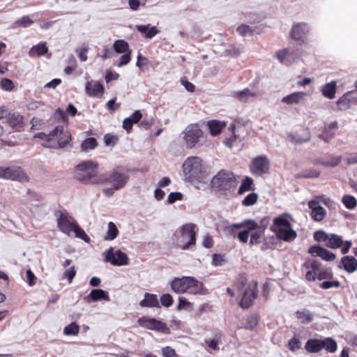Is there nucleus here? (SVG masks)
<instances>
[{"label": "nucleus", "mask_w": 357, "mask_h": 357, "mask_svg": "<svg viewBox=\"0 0 357 357\" xmlns=\"http://www.w3.org/2000/svg\"><path fill=\"white\" fill-rule=\"evenodd\" d=\"M249 230H254L257 227V222L251 220V219H247L244 221L238 223H234L230 227H228L231 231H233V229H241V228H248Z\"/></svg>", "instance_id": "34"}, {"label": "nucleus", "mask_w": 357, "mask_h": 357, "mask_svg": "<svg viewBox=\"0 0 357 357\" xmlns=\"http://www.w3.org/2000/svg\"><path fill=\"white\" fill-rule=\"evenodd\" d=\"M192 304L188 301V300L183 296L178 298V304L177 306L178 310H182L184 309H192Z\"/></svg>", "instance_id": "55"}, {"label": "nucleus", "mask_w": 357, "mask_h": 357, "mask_svg": "<svg viewBox=\"0 0 357 357\" xmlns=\"http://www.w3.org/2000/svg\"><path fill=\"white\" fill-rule=\"evenodd\" d=\"M103 139L106 146H114L117 143L119 138L116 135L107 133L104 135Z\"/></svg>", "instance_id": "56"}, {"label": "nucleus", "mask_w": 357, "mask_h": 357, "mask_svg": "<svg viewBox=\"0 0 357 357\" xmlns=\"http://www.w3.org/2000/svg\"><path fill=\"white\" fill-rule=\"evenodd\" d=\"M162 354L163 357H178L176 351L169 346L162 349Z\"/></svg>", "instance_id": "64"}, {"label": "nucleus", "mask_w": 357, "mask_h": 357, "mask_svg": "<svg viewBox=\"0 0 357 357\" xmlns=\"http://www.w3.org/2000/svg\"><path fill=\"white\" fill-rule=\"evenodd\" d=\"M255 185L254 181L252 178L246 176L241 183V186L238 188V194L243 195L246 192L254 190Z\"/></svg>", "instance_id": "36"}, {"label": "nucleus", "mask_w": 357, "mask_h": 357, "mask_svg": "<svg viewBox=\"0 0 357 357\" xmlns=\"http://www.w3.org/2000/svg\"><path fill=\"white\" fill-rule=\"evenodd\" d=\"M236 126L234 124H231L229 126V130L231 132V136L225 138L223 143L228 147L231 148L234 146V142L237 139L238 136L235 133Z\"/></svg>", "instance_id": "42"}, {"label": "nucleus", "mask_w": 357, "mask_h": 357, "mask_svg": "<svg viewBox=\"0 0 357 357\" xmlns=\"http://www.w3.org/2000/svg\"><path fill=\"white\" fill-rule=\"evenodd\" d=\"M338 129V123L337 121L332 122L328 126L324 127L319 138L325 142H329L335 136V131Z\"/></svg>", "instance_id": "30"}, {"label": "nucleus", "mask_w": 357, "mask_h": 357, "mask_svg": "<svg viewBox=\"0 0 357 357\" xmlns=\"http://www.w3.org/2000/svg\"><path fill=\"white\" fill-rule=\"evenodd\" d=\"M203 136L204 132L198 124H190L183 132V139L185 146L188 149H192L196 146Z\"/></svg>", "instance_id": "10"}, {"label": "nucleus", "mask_w": 357, "mask_h": 357, "mask_svg": "<svg viewBox=\"0 0 357 357\" xmlns=\"http://www.w3.org/2000/svg\"><path fill=\"white\" fill-rule=\"evenodd\" d=\"M357 102V93L351 91L344 94L337 102L338 108L340 110L349 109L351 105Z\"/></svg>", "instance_id": "22"}, {"label": "nucleus", "mask_w": 357, "mask_h": 357, "mask_svg": "<svg viewBox=\"0 0 357 357\" xmlns=\"http://www.w3.org/2000/svg\"><path fill=\"white\" fill-rule=\"evenodd\" d=\"M86 303L96 302L101 300L109 301V297L107 291L101 289H93L90 294L84 297Z\"/></svg>", "instance_id": "26"}, {"label": "nucleus", "mask_w": 357, "mask_h": 357, "mask_svg": "<svg viewBox=\"0 0 357 357\" xmlns=\"http://www.w3.org/2000/svg\"><path fill=\"white\" fill-rule=\"evenodd\" d=\"M251 231H253V230H249L248 227L240 231L237 236L238 239L243 243H247L249 238V234Z\"/></svg>", "instance_id": "62"}, {"label": "nucleus", "mask_w": 357, "mask_h": 357, "mask_svg": "<svg viewBox=\"0 0 357 357\" xmlns=\"http://www.w3.org/2000/svg\"><path fill=\"white\" fill-rule=\"evenodd\" d=\"M139 305L142 307H160L157 295L150 293H145Z\"/></svg>", "instance_id": "28"}, {"label": "nucleus", "mask_w": 357, "mask_h": 357, "mask_svg": "<svg viewBox=\"0 0 357 357\" xmlns=\"http://www.w3.org/2000/svg\"><path fill=\"white\" fill-rule=\"evenodd\" d=\"M287 137L289 140L294 144H302L310 139V132L308 128H305L302 133H290Z\"/></svg>", "instance_id": "27"}, {"label": "nucleus", "mask_w": 357, "mask_h": 357, "mask_svg": "<svg viewBox=\"0 0 357 357\" xmlns=\"http://www.w3.org/2000/svg\"><path fill=\"white\" fill-rule=\"evenodd\" d=\"M33 24V21L28 15H24L14 22V26L26 28Z\"/></svg>", "instance_id": "45"}, {"label": "nucleus", "mask_w": 357, "mask_h": 357, "mask_svg": "<svg viewBox=\"0 0 357 357\" xmlns=\"http://www.w3.org/2000/svg\"><path fill=\"white\" fill-rule=\"evenodd\" d=\"M113 48L114 51L119 54L132 51L128 43L122 39L115 40L113 45Z\"/></svg>", "instance_id": "38"}, {"label": "nucleus", "mask_w": 357, "mask_h": 357, "mask_svg": "<svg viewBox=\"0 0 357 357\" xmlns=\"http://www.w3.org/2000/svg\"><path fill=\"white\" fill-rule=\"evenodd\" d=\"M338 268L344 269L349 273H352L357 270V259L354 256H344L341 258Z\"/></svg>", "instance_id": "25"}, {"label": "nucleus", "mask_w": 357, "mask_h": 357, "mask_svg": "<svg viewBox=\"0 0 357 357\" xmlns=\"http://www.w3.org/2000/svg\"><path fill=\"white\" fill-rule=\"evenodd\" d=\"M54 139H57V146L60 149H64L69 146L72 148V137L70 132L65 130L63 126H57L53 130Z\"/></svg>", "instance_id": "16"}, {"label": "nucleus", "mask_w": 357, "mask_h": 357, "mask_svg": "<svg viewBox=\"0 0 357 357\" xmlns=\"http://www.w3.org/2000/svg\"><path fill=\"white\" fill-rule=\"evenodd\" d=\"M132 51L124 52L123 54L120 57L118 63L119 67H121L127 65L131 60Z\"/></svg>", "instance_id": "61"}, {"label": "nucleus", "mask_w": 357, "mask_h": 357, "mask_svg": "<svg viewBox=\"0 0 357 357\" xmlns=\"http://www.w3.org/2000/svg\"><path fill=\"white\" fill-rule=\"evenodd\" d=\"M296 317L298 319L301 320L302 323H305V324L310 323L313 319L312 315L308 311L298 310L296 312Z\"/></svg>", "instance_id": "46"}, {"label": "nucleus", "mask_w": 357, "mask_h": 357, "mask_svg": "<svg viewBox=\"0 0 357 357\" xmlns=\"http://www.w3.org/2000/svg\"><path fill=\"white\" fill-rule=\"evenodd\" d=\"M336 82L331 81L322 86L321 92L324 97L328 99H333L336 93Z\"/></svg>", "instance_id": "32"}, {"label": "nucleus", "mask_w": 357, "mask_h": 357, "mask_svg": "<svg viewBox=\"0 0 357 357\" xmlns=\"http://www.w3.org/2000/svg\"><path fill=\"white\" fill-rule=\"evenodd\" d=\"M102 184L109 183L112 184L115 190L123 188L129 180V176L125 172L124 168L118 166L107 174H102Z\"/></svg>", "instance_id": "9"}, {"label": "nucleus", "mask_w": 357, "mask_h": 357, "mask_svg": "<svg viewBox=\"0 0 357 357\" xmlns=\"http://www.w3.org/2000/svg\"><path fill=\"white\" fill-rule=\"evenodd\" d=\"M288 348L291 351L295 352L296 351L301 349V341L300 340L294 336L289 340L288 342Z\"/></svg>", "instance_id": "54"}, {"label": "nucleus", "mask_w": 357, "mask_h": 357, "mask_svg": "<svg viewBox=\"0 0 357 357\" xmlns=\"http://www.w3.org/2000/svg\"><path fill=\"white\" fill-rule=\"evenodd\" d=\"M328 235L329 234H327L323 230H318L314 232V238L317 242H325L326 243L328 238Z\"/></svg>", "instance_id": "58"}, {"label": "nucleus", "mask_w": 357, "mask_h": 357, "mask_svg": "<svg viewBox=\"0 0 357 357\" xmlns=\"http://www.w3.org/2000/svg\"><path fill=\"white\" fill-rule=\"evenodd\" d=\"M137 323L141 327L149 330L167 335L171 333V330L166 323L149 316H143L139 318Z\"/></svg>", "instance_id": "11"}, {"label": "nucleus", "mask_w": 357, "mask_h": 357, "mask_svg": "<svg viewBox=\"0 0 357 357\" xmlns=\"http://www.w3.org/2000/svg\"><path fill=\"white\" fill-rule=\"evenodd\" d=\"M270 221V218L268 216L264 217L261 220L259 223L257 222V227L254 229H258L261 231V232L264 233L265 230L266 229Z\"/></svg>", "instance_id": "60"}, {"label": "nucleus", "mask_w": 357, "mask_h": 357, "mask_svg": "<svg viewBox=\"0 0 357 357\" xmlns=\"http://www.w3.org/2000/svg\"><path fill=\"white\" fill-rule=\"evenodd\" d=\"M258 297V283L252 280L248 283L245 289L238 305L243 309H248L253 305Z\"/></svg>", "instance_id": "12"}, {"label": "nucleus", "mask_w": 357, "mask_h": 357, "mask_svg": "<svg viewBox=\"0 0 357 357\" xmlns=\"http://www.w3.org/2000/svg\"><path fill=\"white\" fill-rule=\"evenodd\" d=\"M236 31L241 36H246L247 35L254 34V29L251 26L245 24H242L238 26L236 29Z\"/></svg>", "instance_id": "51"}, {"label": "nucleus", "mask_w": 357, "mask_h": 357, "mask_svg": "<svg viewBox=\"0 0 357 357\" xmlns=\"http://www.w3.org/2000/svg\"><path fill=\"white\" fill-rule=\"evenodd\" d=\"M54 215L56 218L57 227L61 232L69 236H71V233L73 232L75 233V237L85 242H89L90 238L89 236L69 213L56 210L54 211Z\"/></svg>", "instance_id": "1"}, {"label": "nucleus", "mask_w": 357, "mask_h": 357, "mask_svg": "<svg viewBox=\"0 0 357 357\" xmlns=\"http://www.w3.org/2000/svg\"><path fill=\"white\" fill-rule=\"evenodd\" d=\"M321 266V263L314 259L307 258L302 265V268L306 271L305 279L308 282L316 280V275Z\"/></svg>", "instance_id": "17"}, {"label": "nucleus", "mask_w": 357, "mask_h": 357, "mask_svg": "<svg viewBox=\"0 0 357 357\" xmlns=\"http://www.w3.org/2000/svg\"><path fill=\"white\" fill-rule=\"evenodd\" d=\"M276 245V238L275 236H271L264 238L261 249L266 250L273 248Z\"/></svg>", "instance_id": "47"}, {"label": "nucleus", "mask_w": 357, "mask_h": 357, "mask_svg": "<svg viewBox=\"0 0 357 357\" xmlns=\"http://www.w3.org/2000/svg\"><path fill=\"white\" fill-rule=\"evenodd\" d=\"M0 86L2 89H3L5 91H11L15 88V84H14L13 82L11 79H8V78H3L1 80Z\"/></svg>", "instance_id": "57"}, {"label": "nucleus", "mask_w": 357, "mask_h": 357, "mask_svg": "<svg viewBox=\"0 0 357 357\" xmlns=\"http://www.w3.org/2000/svg\"><path fill=\"white\" fill-rule=\"evenodd\" d=\"M183 172L190 182L203 181L206 178V171L202 160L197 156L188 158L183 165Z\"/></svg>", "instance_id": "7"}, {"label": "nucleus", "mask_w": 357, "mask_h": 357, "mask_svg": "<svg viewBox=\"0 0 357 357\" xmlns=\"http://www.w3.org/2000/svg\"><path fill=\"white\" fill-rule=\"evenodd\" d=\"M225 255L213 254L212 256L211 264L214 266H221L226 263Z\"/></svg>", "instance_id": "50"}, {"label": "nucleus", "mask_w": 357, "mask_h": 357, "mask_svg": "<svg viewBox=\"0 0 357 357\" xmlns=\"http://www.w3.org/2000/svg\"><path fill=\"white\" fill-rule=\"evenodd\" d=\"M6 122L15 132H21L25 126L24 117L20 113L10 112L6 116Z\"/></svg>", "instance_id": "21"}, {"label": "nucleus", "mask_w": 357, "mask_h": 357, "mask_svg": "<svg viewBox=\"0 0 357 357\" xmlns=\"http://www.w3.org/2000/svg\"><path fill=\"white\" fill-rule=\"evenodd\" d=\"M333 278V274L331 269H324L317 272L316 279L319 280H330Z\"/></svg>", "instance_id": "53"}, {"label": "nucleus", "mask_w": 357, "mask_h": 357, "mask_svg": "<svg viewBox=\"0 0 357 357\" xmlns=\"http://www.w3.org/2000/svg\"><path fill=\"white\" fill-rule=\"evenodd\" d=\"M320 175L319 171L314 169H306L303 172L299 174L297 178H317Z\"/></svg>", "instance_id": "52"}, {"label": "nucleus", "mask_w": 357, "mask_h": 357, "mask_svg": "<svg viewBox=\"0 0 357 357\" xmlns=\"http://www.w3.org/2000/svg\"><path fill=\"white\" fill-rule=\"evenodd\" d=\"M79 333V326L76 322H72L63 329L66 335H77Z\"/></svg>", "instance_id": "43"}, {"label": "nucleus", "mask_w": 357, "mask_h": 357, "mask_svg": "<svg viewBox=\"0 0 357 357\" xmlns=\"http://www.w3.org/2000/svg\"><path fill=\"white\" fill-rule=\"evenodd\" d=\"M85 91L90 97L101 98L104 94L105 88L99 82L88 81L85 84Z\"/></svg>", "instance_id": "24"}, {"label": "nucleus", "mask_w": 357, "mask_h": 357, "mask_svg": "<svg viewBox=\"0 0 357 357\" xmlns=\"http://www.w3.org/2000/svg\"><path fill=\"white\" fill-rule=\"evenodd\" d=\"M251 232L252 234L250 235V239L249 243L250 245L252 246L255 245L259 244L261 243V238L264 233L261 232L258 229L253 230V231Z\"/></svg>", "instance_id": "48"}, {"label": "nucleus", "mask_w": 357, "mask_h": 357, "mask_svg": "<svg viewBox=\"0 0 357 357\" xmlns=\"http://www.w3.org/2000/svg\"><path fill=\"white\" fill-rule=\"evenodd\" d=\"M308 253L312 257H319L326 261H333L336 259V255L333 252L319 245H311L308 248Z\"/></svg>", "instance_id": "20"}, {"label": "nucleus", "mask_w": 357, "mask_h": 357, "mask_svg": "<svg viewBox=\"0 0 357 357\" xmlns=\"http://www.w3.org/2000/svg\"><path fill=\"white\" fill-rule=\"evenodd\" d=\"M270 229L275 233L276 238L285 242L293 241L297 237V233L292 229L286 214L275 218Z\"/></svg>", "instance_id": "5"}, {"label": "nucleus", "mask_w": 357, "mask_h": 357, "mask_svg": "<svg viewBox=\"0 0 357 357\" xmlns=\"http://www.w3.org/2000/svg\"><path fill=\"white\" fill-rule=\"evenodd\" d=\"M305 349L309 353H318L323 349L327 352L334 353L337 351V344L331 337H326L324 340L310 339L305 343Z\"/></svg>", "instance_id": "8"}, {"label": "nucleus", "mask_w": 357, "mask_h": 357, "mask_svg": "<svg viewBox=\"0 0 357 357\" xmlns=\"http://www.w3.org/2000/svg\"><path fill=\"white\" fill-rule=\"evenodd\" d=\"M137 29L142 33H144L147 38H151L159 33V30L155 26L149 28V24L138 25Z\"/></svg>", "instance_id": "37"}, {"label": "nucleus", "mask_w": 357, "mask_h": 357, "mask_svg": "<svg viewBox=\"0 0 357 357\" xmlns=\"http://www.w3.org/2000/svg\"><path fill=\"white\" fill-rule=\"evenodd\" d=\"M307 96L305 92H294L282 98V102L287 105L298 104L303 101Z\"/></svg>", "instance_id": "29"}, {"label": "nucleus", "mask_w": 357, "mask_h": 357, "mask_svg": "<svg viewBox=\"0 0 357 357\" xmlns=\"http://www.w3.org/2000/svg\"><path fill=\"white\" fill-rule=\"evenodd\" d=\"M105 261L114 266H125L129 264L128 255L121 250L114 252V249L110 247L105 252Z\"/></svg>", "instance_id": "14"}, {"label": "nucleus", "mask_w": 357, "mask_h": 357, "mask_svg": "<svg viewBox=\"0 0 357 357\" xmlns=\"http://www.w3.org/2000/svg\"><path fill=\"white\" fill-rule=\"evenodd\" d=\"M294 51H290L289 49L285 48L278 51L275 53V57L281 63L288 66L291 63V61L294 59Z\"/></svg>", "instance_id": "31"}, {"label": "nucleus", "mask_w": 357, "mask_h": 357, "mask_svg": "<svg viewBox=\"0 0 357 357\" xmlns=\"http://www.w3.org/2000/svg\"><path fill=\"white\" fill-rule=\"evenodd\" d=\"M119 233V231L116 225L112 222H109L108 223V230L105 237V240L112 241L117 237Z\"/></svg>", "instance_id": "41"}, {"label": "nucleus", "mask_w": 357, "mask_h": 357, "mask_svg": "<svg viewBox=\"0 0 357 357\" xmlns=\"http://www.w3.org/2000/svg\"><path fill=\"white\" fill-rule=\"evenodd\" d=\"M325 245L331 249H337L341 248V252L345 255L349 252L352 242L351 241H343L342 237L335 234H329Z\"/></svg>", "instance_id": "15"}, {"label": "nucleus", "mask_w": 357, "mask_h": 357, "mask_svg": "<svg viewBox=\"0 0 357 357\" xmlns=\"http://www.w3.org/2000/svg\"><path fill=\"white\" fill-rule=\"evenodd\" d=\"M172 290L176 294H201L204 284L194 277L174 278L170 282Z\"/></svg>", "instance_id": "2"}, {"label": "nucleus", "mask_w": 357, "mask_h": 357, "mask_svg": "<svg viewBox=\"0 0 357 357\" xmlns=\"http://www.w3.org/2000/svg\"><path fill=\"white\" fill-rule=\"evenodd\" d=\"M48 51V48L46 45L45 43H40L36 45L33 46L29 52V54L30 56H41L44 54H45Z\"/></svg>", "instance_id": "33"}, {"label": "nucleus", "mask_w": 357, "mask_h": 357, "mask_svg": "<svg viewBox=\"0 0 357 357\" xmlns=\"http://www.w3.org/2000/svg\"><path fill=\"white\" fill-rule=\"evenodd\" d=\"M160 303L162 306L169 307L172 305L174 303L173 297L169 294H165L160 297Z\"/></svg>", "instance_id": "59"}, {"label": "nucleus", "mask_w": 357, "mask_h": 357, "mask_svg": "<svg viewBox=\"0 0 357 357\" xmlns=\"http://www.w3.org/2000/svg\"><path fill=\"white\" fill-rule=\"evenodd\" d=\"M309 31L307 24L305 22L296 23L292 26L290 36L294 40L304 42Z\"/></svg>", "instance_id": "19"}, {"label": "nucleus", "mask_w": 357, "mask_h": 357, "mask_svg": "<svg viewBox=\"0 0 357 357\" xmlns=\"http://www.w3.org/2000/svg\"><path fill=\"white\" fill-rule=\"evenodd\" d=\"M342 202L348 209H353L357 206L356 199L351 195H345L342 197Z\"/></svg>", "instance_id": "44"}, {"label": "nucleus", "mask_w": 357, "mask_h": 357, "mask_svg": "<svg viewBox=\"0 0 357 357\" xmlns=\"http://www.w3.org/2000/svg\"><path fill=\"white\" fill-rule=\"evenodd\" d=\"M6 179L17 181L21 183L29 182V177L20 166H12L6 167Z\"/></svg>", "instance_id": "18"}, {"label": "nucleus", "mask_w": 357, "mask_h": 357, "mask_svg": "<svg viewBox=\"0 0 357 357\" xmlns=\"http://www.w3.org/2000/svg\"><path fill=\"white\" fill-rule=\"evenodd\" d=\"M98 145V142L95 137H88L82 142L81 149L83 151H88L96 149Z\"/></svg>", "instance_id": "39"}, {"label": "nucleus", "mask_w": 357, "mask_h": 357, "mask_svg": "<svg viewBox=\"0 0 357 357\" xmlns=\"http://www.w3.org/2000/svg\"><path fill=\"white\" fill-rule=\"evenodd\" d=\"M237 177L235 174L228 169H221L212 178L211 188L215 191L227 195L236 188Z\"/></svg>", "instance_id": "3"}, {"label": "nucleus", "mask_w": 357, "mask_h": 357, "mask_svg": "<svg viewBox=\"0 0 357 357\" xmlns=\"http://www.w3.org/2000/svg\"><path fill=\"white\" fill-rule=\"evenodd\" d=\"M196 227L197 226L193 223L182 225L172 237L176 247L182 250H188L195 246L196 245Z\"/></svg>", "instance_id": "6"}, {"label": "nucleus", "mask_w": 357, "mask_h": 357, "mask_svg": "<svg viewBox=\"0 0 357 357\" xmlns=\"http://www.w3.org/2000/svg\"><path fill=\"white\" fill-rule=\"evenodd\" d=\"M341 286L338 280L324 281L320 284V287L323 289H328L332 287L338 288Z\"/></svg>", "instance_id": "63"}, {"label": "nucleus", "mask_w": 357, "mask_h": 357, "mask_svg": "<svg viewBox=\"0 0 357 357\" xmlns=\"http://www.w3.org/2000/svg\"><path fill=\"white\" fill-rule=\"evenodd\" d=\"M270 161L266 155L253 158L250 165V171L255 176L269 172Z\"/></svg>", "instance_id": "13"}, {"label": "nucleus", "mask_w": 357, "mask_h": 357, "mask_svg": "<svg viewBox=\"0 0 357 357\" xmlns=\"http://www.w3.org/2000/svg\"><path fill=\"white\" fill-rule=\"evenodd\" d=\"M234 96L241 102H246L248 97H256L257 94L251 92L248 88H245L242 91H236Z\"/></svg>", "instance_id": "40"}, {"label": "nucleus", "mask_w": 357, "mask_h": 357, "mask_svg": "<svg viewBox=\"0 0 357 357\" xmlns=\"http://www.w3.org/2000/svg\"><path fill=\"white\" fill-rule=\"evenodd\" d=\"M211 135L216 136L219 135L222 128L225 126L224 123H221L218 120H211L207 123Z\"/></svg>", "instance_id": "35"}, {"label": "nucleus", "mask_w": 357, "mask_h": 357, "mask_svg": "<svg viewBox=\"0 0 357 357\" xmlns=\"http://www.w3.org/2000/svg\"><path fill=\"white\" fill-rule=\"evenodd\" d=\"M99 165L93 160H85L76 166L77 174L76 178L85 184H102V175L96 171Z\"/></svg>", "instance_id": "4"}, {"label": "nucleus", "mask_w": 357, "mask_h": 357, "mask_svg": "<svg viewBox=\"0 0 357 357\" xmlns=\"http://www.w3.org/2000/svg\"><path fill=\"white\" fill-rule=\"evenodd\" d=\"M259 196L255 192L248 195L242 201V204L245 206H250L257 203Z\"/></svg>", "instance_id": "49"}, {"label": "nucleus", "mask_w": 357, "mask_h": 357, "mask_svg": "<svg viewBox=\"0 0 357 357\" xmlns=\"http://www.w3.org/2000/svg\"><path fill=\"white\" fill-rule=\"evenodd\" d=\"M308 206L311 209L310 216L316 222H321L326 215V211L324 207L319 204L317 200L312 199L308 202Z\"/></svg>", "instance_id": "23"}]
</instances>
